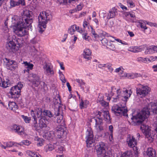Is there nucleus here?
Masks as SVG:
<instances>
[{
	"mask_svg": "<svg viewBox=\"0 0 157 157\" xmlns=\"http://www.w3.org/2000/svg\"><path fill=\"white\" fill-rule=\"evenodd\" d=\"M23 14L27 17L15 16L12 22L14 25V33L19 36H23L28 35V30H32L31 24L33 22V12L30 10H23Z\"/></svg>",
	"mask_w": 157,
	"mask_h": 157,
	"instance_id": "obj_1",
	"label": "nucleus"
},
{
	"mask_svg": "<svg viewBox=\"0 0 157 157\" xmlns=\"http://www.w3.org/2000/svg\"><path fill=\"white\" fill-rule=\"evenodd\" d=\"M151 110L154 113L157 115V108L155 103H150L148 106L144 107L140 112L135 111L132 113L131 119L136 125L140 124L145 119L149 117Z\"/></svg>",
	"mask_w": 157,
	"mask_h": 157,
	"instance_id": "obj_2",
	"label": "nucleus"
},
{
	"mask_svg": "<svg viewBox=\"0 0 157 157\" xmlns=\"http://www.w3.org/2000/svg\"><path fill=\"white\" fill-rule=\"evenodd\" d=\"M52 16L50 10H45L41 12L38 16V27L40 28L39 31L42 33L44 30L42 28L45 29L48 21L52 20Z\"/></svg>",
	"mask_w": 157,
	"mask_h": 157,
	"instance_id": "obj_3",
	"label": "nucleus"
},
{
	"mask_svg": "<svg viewBox=\"0 0 157 157\" xmlns=\"http://www.w3.org/2000/svg\"><path fill=\"white\" fill-rule=\"evenodd\" d=\"M95 149L98 157H112V152L106 148L105 143L99 142L95 147Z\"/></svg>",
	"mask_w": 157,
	"mask_h": 157,
	"instance_id": "obj_4",
	"label": "nucleus"
},
{
	"mask_svg": "<svg viewBox=\"0 0 157 157\" xmlns=\"http://www.w3.org/2000/svg\"><path fill=\"white\" fill-rule=\"evenodd\" d=\"M12 38V40H10V39H9V37H8V40L6 44V47L10 52H13L18 49L16 46L17 43H18V44H18V41L15 36H13Z\"/></svg>",
	"mask_w": 157,
	"mask_h": 157,
	"instance_id": "obj_5",
	"label": "nucleus"
},
{
	"mask_svg": "<svg viewBox=\"0 0 157 157\" xmlns=\"http://www.w3.org/2000/svg\"><path fill=\"white\" fill-rule=\"evenodd\" d=\"M117 94L116 98H113V101H116L117 100V99L121 98L123 101L124 102H126L127 101L128 99L129 98L132 93V91L131 90H130L129 91L126 89L125 90H123L122 91V93L125 95L124 96H122L121 95V94L122 93L121 90L120 89H117Z\"/></svg>",
	"mask_w": 157,
	"mask_h": 157,
	"instance_id": "obj_6",
	"label": "nucleus"
},
{
	"mask_svg": "<svg viewBox=\"0 0 157 157\" xmlns=\"http://www.w3.org/2000/svg\"><path fill=\"white\" fill-rule=\"evenodd\" d=\"M66 127L65 124H59L56 128L55 133L59 139H65L67 134Z\"/></svg>",
	"mask_w": 157,
	"mask_h": 157,
	"instance_id": "obj_7",
	"label": "nucleus"
},
{
	"mask_svg": "<svg viewBox=\"0 0 157 157\" xmlns=\"http://www.w3.org/2000/svg\"><path fill=\"white\" fill-rule=\"evenodd\" d=\"M86 143L87 147H90L94 145V138L93 131L91 128H89L86 132Z\"/></svg>",
	"mask_w": 157,
	"mask_h": 157,
	"instance_id": "obj_8",
	"label": "nucleus"
},
{
	"mask_svg": "<svg viewBox=\"0 0 157 157\" xmlns=\"http://www.w3.org/2000/svg\"><path fill=\"white\" fill-rule=\"evenodd\" d=\"M111 110L112 112L117 116H128V111L125 107H121L118 105H115L113 106Z\"/></svg>",
	"mask_w": 157,
	"mask_h": 157,
	"instance_id": "obj_9",
	"label": "nucleus"
},
{
	"mask_svg": "<svg viewBox=\"0 0 157 157\" xmlns=\"http://www.w3.org/2000/svg\"><path fill=\"white\" fill-rule=\"evenodd\" d=\"M142 122V123L140 124H141L140 126V129L144 131V132L145 136L146 138L147 139V140L150 142H152L153 141V138L152 136L151 135V130L148 128V126L147 125H146L144 124H143ZM135 124L136 125L135 122H134ZM140 125V124H138Z\"/></svg>",
	"mask_w": 157,
	"mask_h": 157,
	"instance_id": "obj_10",
	"label": "nucleus"
},
{
	"mask_svg": "<svg viewBox=\"0 0 157 157\" xmlns=\"http://www.w3.org/2000/svg\"><path fill=\"white\" fill-rule=\"evenodd\" d=\"M49 121L44 117L43 118L40 119L39 120V126L36 127L39 128V130L41 129L43 130L48 131L50 129V127L48 126Z\"/></svg>",
	"mask_w": 157,
	"mask_h": 157,
	"instance_id": "obj_11",
	"label": "nucleus"
},
{
	"mask_svg": "<svg viewBox=\"0 0 157 157\" xmlns=\"http://www.w3.org/2000/svg\"><path fill=\"white\" fill-rule=\"evenodd\" d=\"M90 122L95 124V127L97 129L101 131L103 129L102 125V119L98 117H94L92 118L90 120Z\"/></svg>",
	"mask_w": 157,
	"mask_h": 157,
	"instance_id": "obj_12",
	"label": "nucleus"
},
{
	"mask_svg": "<svg viewBox=\"0 0 157 157\" xmlns=\"http://www.w3.org/2000/svg\"><path fill=\"white\" fill-rule=\"evenodd\" d=\"M138 85L140 86V88L136 89V92L137 94L141 95V97H145L150 92V89L147 86H144L139 84Z\"/></svg>",
	"mask_w": 157,
	"mask_h": 157,
	"instance_id": "obj_13",
	"label": "nucleus"
},
{
	"mask_svg": "<svg viewBox=\"0 0 157 157\" xmlns=\"http://www.w3.org/2000/svg\"><path fill=\"white\" fill-rule=\"evenodd\" d=\"M20 93L21 91L19 88H18L15 86L12 87L10 91V93L12 96V98H14L16 101H17L20 95Z\"/></svg>",
	"mask_w": 157,
	"mask_h": 157,
	"instance_id": "obj_14",
	"label": "nucleus"
},
{
	"mask_svg": "<svg viewBox=\"0 0 157 157\" xmlns=\"http://www.w3.org/2000/svg\"><path fill=\"white\" fill-rule=\"evenodd\" d=\"M146 45L144 54L146 55H149L152 54L157 52V46H148L146 44H144Z\"/></svg>",
	"mask_w": 157,
	"mask_h": 157,
	"instance_id": "obj_15",
	"label": "nucleus"
},
{
	"mask_svg": "<svg viewBox=\"0 0 157 157\" xmlns=\"http://www.w3.org/2000/svg\"><path fill=\"white\" fill-rule=\"evenodd\" d=\"M127 143L129 147H134L137 144L136 140L133 136L128 135L127 139Z\"/></svg>",
	"mask_w": 157,
	"mask_h": 157,
	"instance_id": "obj_16",
	"label": "nucleus"
},
{
	"mask_svg": "<svg viewBox=\"0 0 157 157\" xmlns=\"http://www.w3.org/2000/svg\"><path fill=\"white\" fill-rule=\"evenodd\" d=\"M45 74L48 76L52 75L54 74V71L50 67V66L46 63L43 66Z\"/></svg>",
	"mask_w": 157,
	"mask_h": 157,
	"instance_id": "obj_17",
	"label": "nucleus"
},
{
	"mask_svg": "<svg viewBox=\"0 0 157 157\" xmlns=\"http://www.w3.org/2000/svg\"><path fill=\"white\" fill-rule=\"evenodd\" d=\"M32 76L33 79L32 81V84L36 87H37L40 84V78L36 74H33Z\"/></svg>",
	"mask_w": 157,
	"mask_h": 157,
	"instance_id": "obj_18",
	"label": "nucleus"
},
{
	"mask_svg": "<svg viewBox=\"0 0 157 157\" xmlns=\"http://www.w3.org/2000/svg\"><path fill=\"white\" fill-rule=\"evenodd\" d=\"M10 85L9 80H5L4 79H2V78L0 77V86L4 88H6L9 87Z\"/></svg>",
	"mask_w": 157,
	"mask_h": 157,
	"instance_id": "obj_19",
	"label": "nucleus"
},
{
	"mask_svg": "<svg viewBox=\"0 0 157 157\" xmlns=\"http://www.w3.org/2000/svg\"><path fill=\"white\" fill-rule=\"evenodd\" d=\"M91 54V52L89 49L86 48L83 51V58L86 59L87 60H90L91 59L90 56Z\"/></svg>",
	"mask_w": 157,
	"mask_h": 157,
	"instance_id": "obj_20",
	"label": "nucleus"
},
{
	"mask_svg": "<svg viewBox=\"0 0 157 157\" xmlns=\"http://www.w3.org/2000/svg\"><path fill=\"white\" fill-rule=\"evenodd\" d=\"M30 113L31 116L33 119V126L34 128V129L36 130L37 131L39 128L36 127L37 120L36 116L35 115L34 112L33 110H31V111Z\"/></svg>",
	"mask_w": 157,
	"mask_h": 157,
	"instance_id": "obj_21",
	"label": "nucleus"
},
{
	"mask_svg": "<svg viewBox=\"0 0 157 157\" xmlns=\"http://www.w3.org/2000/svg\"><path fill=\"white\" fill-rule=\"evenodd\" d=\"M125 76L129 78H134L138 77L141 76L140 74L138 73H125L124 74Z\"/></svg>",
	"mask_w": 157,
	"mask_h": 157,
	"instance_id": "obj_22",
	"label": "nucleus"
},
{
	"mask_svg": "<svg viewBox=\"0 0 157 157\" xmlns=\"http://www.w3.org/2000/svg\"><path fill=\"white\" fill-rule=\"evenodd\" d=\"M98 114L99 115V116H102L103 117L104 116H105V115H106L107 116V118H106L107 120H109V121L111 120L109 112L107 111H106L104 110H101L100 112H98Z\"/></svg>",
	"mask_w": 157,
	"mask_h": 157,
	"instance_id": "obj_23",
	"label": "nucleus"
},
{
	"mask_svg": "<svg viewBox=\"0 0 157 157\" xmlns=\"http://www.w3.org/2000/svg\"><path fill=\"white\" fill-rule=\"evenodd\" d=\"M53 102L55 105H56L58 107H60L61 101L60 97L59 95H57L53 99Z\"/></svg>",
	"mask_w": 157,
	"mask_h": 157,
	"instance_id": "obj_24",
	"label": "nucleus"
},
{
	"mask_svg": "<svg viewBox=\"0 0 157 157\" xmlns=\"http://www.w3.org/2000/svg\"><path fill=\"white\" fill-rule=\"evenodd\" d=\"M147 155L149 157H155V151L151 148H148L147 151Z\"/></svg>",
	"mask_w": 157,
	"mask_h": 157,
	"instance_id": "obj_25",
	"label": "nucleus"
},
{
	"mask_svg": "<svg viewBox=\"0 0 157 157\" xmlns=\"http://www.w3.org/2000/svg\"><path fill=\"white\" fill-rule=\"evenodd\" d=\"M23 63L25 64V67L27 68L26 69L24 70L25 73V71L29 72V70H32L33 69V64L28 63L27 61L24 62Z\"/></svg>",
	"mask_w": 157,
	"mask_h": 157,
	"instance_id": "obj_26",
	"label": "nucleus"
},
{
	"mask_svg": "<svg viewBox=\"0 0 157 157\" xmlns=\"http://www.w3.org/2000/svg\"><path fill=\"white\" fill-rule=\"evenodd\" d=\"M146 45H143L139 47H135L133 48V51L134 52H141L145 49Z\"/></svg>",
	"mask_w": 157,
	"mask_h": 157,
	"instance_id": "obj_27",
	"label": "nucleus"
},
{
	"mask_svg": "<svg viewBox=\"0 0 157 157\" xmlns=\"http://www.w3.org/2000/svg\"><path fill=\"white\" fill-rule=\"evenodd\" d=\"M26 155L31 157H41V156L38 153H34L29 150L26 151Z\"/></svg>",
	"mask_w": 157,
	"mask_h": 157,
	"instance_id": "obj_28",
	"label": "nucleus"
},
{
	"mask_svg": "<svg viewBox=\"0 0 157 157\" xmlns=\"http://www.w3.org/2000/svg\"><path fill=\"white\" fill-rule=\"evenodd\" d=\"M35 113H36V118H38L41 119L43 118V117L42 116L43 111H42V109L41 108H37L35 111Z\"/></svg>",
	"mask_w": 157,
	"mask_h": 157,
	"instance_id": "obj_29",
	"label": "nucleus"
},
{
	"mask_svg": "<svg viewBox=\"0 0 157 157\" xmlns=\"http://www.w3.org/2000/svg\"><path fill=\"white\" fill-rule=\"evenodd\" d=\"M4 61L5 62H6V68L7 69V67L9 68L11 65H12L14 63L16 62L15 61L13 60H10L7 58H5Z\"/></svg>",
	"mask_w": 157,
	"mask_h": 157,
	"instance_id": "obj_30",
	"label": "nucleus"
},
{
	"mask_svg": "<svg viewBox=\"0 0 157 157\" xmlns=\"http://www.w3.org/2000/svg\"><path fill=\"white\" fill-rule=\"evenodd\" d=\"M55 118H57L56 122L57 123H61V124H65L64 120H63V116L62 114L56 117H54Z\"/></svg>",
	"mask_w": 157,
	"mask_h": 157,
	"instance_id": "obj_31",
	"label": "nucleus"
},
{
	"mask_svg": "<svg viewBox=\"0 0 157 157\" xmlns=\"http://www.w3.org/2000/svg\"><path fill=\"white\" fill-rule=\"evenodd\" d=\"M43 114L44 116H48L49 117H51L54 116L53 113L48 110H44L43 111Z\"/></svg>",
	"mask_w": 157,
	"mask_h": 157,
	"instance_id": "obj_32",
	"label": "nucleus"
},
{
	"mask_svg": "<svg viewBox=\"0 0 157 157\" xmlns=\"http://www.w3.org/2000/svg\"><path fill=\"white\" fill-rule=\"evenodd\" d=\"M55 148L54 146L52 144H48L44 147V150L46 152L51 151Z\"/></svg>",
	"mask_w": 157,
	"mask_h": 157,
	"instance_id": "obj_33",
	"label": "nucleus"
},
{
	"mask_svg": "<svg viewBox=\"0 0 157 157\" xmlns=\"http://www.w3.org/2000/svg\"><path fill=\"white\" fill-rule=\"evenodd\" d=\"M8 106L10 109L14 110L15 109H17L18 106L14 102H10L8 103Z\"/></svg>",
	"mask_w": 157,
	"mask_h": 157,
	"instance_id": "obj_34",
	"label": "nucleus"
},
{
	"mask_svg": "<svg viewBox=\"0 0 157 157\" xmlns=\"http://www.w3.org/2000/svg\"><path fill=\"white\" fill-rule=\"evenodd\" d=\"M116 12H117L114 10H109L108 13L107 18L108 19L113 18L115 16Z\"/></svg>",
	"mask_w": 157,
	"mask_h": 157,
	"instance_id": "obj_35",
	"label": "nucleus"
},
{
	"mask_svg": "<svg viewBox=\"0 0 157 157\" xmlns=\"http://www.w3.org/2000/svg\"><path fill=\"white\" fill-rule=\"evenodd\" d=\"M132 153L130 151H127L122 154L120 157H132Z\"/></svg>",
	"mask_w": 157,
	"mask_h": 157,
	"instance_id": "obj_36",
	"label": "nucleus"
},
{
	"mask_svg": "<svg viewBox=\"0 0 157 157\" xmlns=\"http://www.w3.org/2000/svg\"><path fill=\"white\" fill-rule=\"evenodd\" d=\"M36 140H37V144L38 146H41L43 144L44 140L42 138H36Z\"/></svg>",
	"mask_w": 157,
	"mask_h": 157,
	"instance_id": "obj_37",
	"label": "nucleus"
},
{
	"mask_svg": "<svg viewBox=\"0 0 157 157\" xmlns=\"http://www.w3.org/2000/svg\"><path fill=\"white\" fill-rule=\"evenodd\" d=\"M24 129L21 126H18V128L16 132L18 133L19 135H21L24 134Z\"/></svg>",
	"mask_w": 157,
	"mask_h": 157,
	"instance_id": "obj_38",
	"label": "nucleus"
},
{
	"mask_svg": "<svg viewBox=\"0 0 157 157\" xmlns=\"http://www.w3.org/2000/svg\"><path fill=\"white\" fill-rule=\"evenodd\" d=\"M70 31V33L72 35L74 33L75 31L77 30V27L75 25H72L70 29H69Z\"/></svg>",
	"mask_w": 157,
	"mask_h": 157,
	"instance_id": "obj_39",
	"label": "nucleus"
},
{
	"mask_svg": "<svg viewBox=\"0 0 157 157\" xmlns=\"http://www.w3.org/2000/svg\"><path fill=\"white\" fill-rule=\"evenodd\" d=\"M31 142L28 140H23L19 143V145L22 146L23 145L28 146L31 144Z\"/></svg>",
	"mask_w": 157,
	"mask_h": 157,
	"instance_id": "obj_40",
	"label": "nucleus"
},
{
	"mask_svg": "<svg viewBox=\"0 0 157 157\" xmlns=\"http://www.w3.org/2000/svg\"><path fill=\"white\" fill-rule=\"evenodd\" d=\"M8 68L7 67V69L10 70L11 71H14L17 67V62L14 63L12 65Z\"/></svg>",
	"mask_w": 157,
	"mask_h": 157,
	"instance_id": "obj_41",
	"label": "nucleus"
},
{
	"mask_svg": "<svg viewBox=\"0 0 157 157\" xmlns=\"http://www.w3.org/2000/svg\"><path fill=\"white\" fill-rule=\"evenodd\" d=\"M107 47L112 51H115L116 48L114 45L110 42L107 43Z\"/></svg>",
	"mask_w": 157,
	"mask_h": 157,
	"instance_id": "obj_42",
	"label": "nucleus"
},
{
	"mask_svg": "<svg viewBox=\"0 0 157 157\" xmlns=\"http://www.w3.org/2000/svg\"><path fill=\"white\" fill-rule=\"evenodd\" d=\"M60 107H57L54 109V113H53L54 114V115H56L55 117L57 116L60 115L61 113H60L59 109Z\"/></svg>",
	"mask_w": 157,
	"mask_h": 157,
	"instance_id": "obj_43",
	"label": "nucleus"
},
{
	"mask_svg": "<svg viewBox=\"0 0 157 157\" xmlns=\"http://www.w3.org/2000/svg\"><path fill=\"white\" fill-rule=\"evenodd\" d=\"M106 67L107 68L109 72L112 73L113 71V69L112 67V64L111 63H107Z\"/></svg>",
	"mask_w": 157,
	"mask_h": 157,
	"instance_id": "obj_44",
	"label": "nucleus"
},
{
	"mask_svg": "<svg viewBox=\"0 0 157 157\" xmlns=\"http://www.w3.org/2000/svg\"><path fill=\"white\" fill-rule=\"evenodd\" d=\"M21 117L26 123H29L30 121L31 118L30 117H28L25 116L24 115H22Z\"/></svg>",
	"mask_w": 157,
	"mask_h": 157,
	"instance_id": "obj_45",
	"label": "nucleus"
},
{
	"mask_svg": "<svg viewBox=\"0 0 157 157\" xmlns=\"http://www.w3.org/2000/svg\"><path fill=\"white\" fill-rule=\"evenodd\" d=\"M139 23L140 24V27L144 29H147L146 25V23L144 21L142 20L139 21Z\"/></svg>",
	"mask_w": 157,
	"mask_h": 157,
	"instance_id": "obj_46",
	"label": "nucleus"
},
{
	"mask_svg": "<svg viewBox=\"0 0 157 157\" xmlns=\"http://www.w3.org/2000/svg\"><path fill=\"white\" fill-rule=\"evenodd\" d=\"M14 142H8L6 143H4V144L5 145H6L7 147H11L13 146Z\"/></svg>",
	"mask_w": 157,
	"mask_h": 157,
	"instance_id": "obj_47",
	"label": "nucleus"
},
{
	"mask_svg": "<svg viewBox=\"0 0 157 157\" xmlns=\"http://www.w3.org/2000/svg\"><path fill=\"white\" fill-rule=\"evenodd\" d=\"M10 4L11 6L14 7L15 6H18V2H15L14 0H12L10 1Z\"/></svg>",
	"mask_w": 157,
	"mask_h": 157,
	"instance_id": "obj_48",
	"label": "nucleus"
},
{
	"mask_svg": "<svg viewBox=\"0 0 157 157\" xmlns=\"http://www.w3.org/2000/svg\"><path fill=\"white\" fill-rule=\"evenodd\" d=\"M55 148L58 149L57 151L59 153H61L63 151V147L61 146L57 145L56 147Z\"/></svg>",
	"mask_w": 157,
	"mask_h": 157,
	"instance_id": "obj_49",
	"label": "nucleus"
},
{
	"mask_svg": "<svg viewBox=\"0 0 157 157\" xmlns=\"http://www.w3.org/2000/svg\"><path fill=\"white\" fill-rule=\"evenodd\" d=\"M18 127V126L17 125V124H14L12 126L11 129L12 131H14L15 132H16L17 131Z\"/></svg>",
	"mask_w": 157,
	"mask_h": 157,
	"instance_id": "obj_50",
	"label": "nucleus"
},
{
	"mask_svg": "<svg viewBox=\"0 0 157 157\" xmlns=\"http://www.w3.org/2000/svg\"><path fill=\"white\" fill-rule=\"evenodd\" d=\"M146 24L151 26H154L157 27V24L155 23H152L151 22H147V21H145Z\"/></svg>",
	"mask_w": 157,
	"mask_h": 157,
	"instance_id": "obj_51",
	"label": "nucleus"
},
{
	"mask_svg": "<svg viewBox=\"0 0 157 157\" xmlns=\"http://www.w3.org/2000/svg\"><path fill=\"white\" fill-rule=\"evenodd\" d=\"M79 105L81 109H82L84 107H86V104H85V102L82 100V99H81V101Z\"/></svg>",
	"mask_w": 157,
	"mask_h": 157,
	"instance_id": "obj_52",
	"label": "nucleus"
},
{
	"mask_svg": "<svg viewBox=\"0 0 157 157\" xmlns=\"http://www.w3.org/2000/svg\"><path fill=\"white\" fill-rule=\"evenodd\" d=\"M100 103L102 106H104V107L107 106H108L109 105V103L108 102H105V101L104 100L100 102Z\"/></svg>",
	"mask_w": 157,
	"mask_h": 157,
	"instance_id": "obj_53",
	"label": "nucleus"
},
{
	"mask_svg": "<svg viewBox=\"0 0 157 157\" xmlns=\"http://www.w3.org/2000/svg\"><path fill=\"white\" fill-rule=\"evenodd\" d=\"M59 76L62 82L63 83H65L66 81L64 75L63 74L61 75H60Z\"/></svg>",
	"mask_w": 157,
	"mask_h": 157,
	"instance_id": "obj_54",
	"label": "nucleus"
},
{
	"mask_svg": "<svg viewBox=\"0 0 157 157\" xmlns=\"http://www.w3.org/2000/svg\"><path fill=\"white\" fill-rule=\"evenodd\" d=\"M150 62H152L155 61L157 59V56H151L150 57Z\"/></svg>",
	"mask_w": 157,
	"mask_h": 157,
	"instance_id": "obj_55",
	"label": "nucleus"
},
{
	"mask_svg": "<svg viewBox=\"0 0 157 157\" xmlns=\"http://www.w3.org/2000/svg\"><path fill=\"white\" fill-rule=\"evenodd\" d=\"M15 86L18 88H19V90H21V89L23 87V85L21 82H19L17 85Z\"/></svg>",
	"mask_w": 157,
	"mask_h": 157,
	"instance_id": "obj_56",
	"label": "nucleus"
},
{
	"mask_svg": "<svg viewBox=\"0 0 157 157\" xmlns=\"http://www.w3.org/2000/svg\"><path fill=\"white\" fill-rule=\"evenodd\" d=\"M115 40H116L118 42H120V43H121V44H123L126 45H128L127 43L126 42H124V41L122 42V41L121 40H120L119 39H115Z\"/></svg>",
	"mask_w": 157,
	"mask_h": 157,
	"instance_id": "obj_57",
	"label": "nucleus"
},
{
	"mask_svg": "<svg viewBox=\"0 0 157 157\" xmlns=\"http://www.w3.org/2000/svg\"><path fill=\"white\" fill-rule=\"evenodd\" d=\"M103 100V97L101 95H99L97 100V102H100Z\"/></svg>",
	"mask_w": 157,
	"mask_h": 157,
	"instance_id": "obj_58",
	"label": "nucleus"
},
{
	"mask_svg": "<svg viewBox=\"0 0 157 157\" xmlns=\"http://www.w3.org/2000/svg\"><path fill=\"white\" fill-rule=\"evenodd\" d=\"M25 0H19L18 1V5L20 4H21L22 6H25Z\"/></svg>",
	"mask_w": 157,
	"mask_h": 157,
	"instance_id": "obj_59",
	"label": "nucleus"
},
{
	"mask_svg": "<svg viewBox=\"0 0 157 157\" xmlns=\"http://www.w3.org/2000/svg\"><path fill=\"white\" fill-rule=\"evenodd\" d=\"M135 148H133V150L134 151V154L135 155V156H137L139 154L138 151V149L137 147H134Z\"/></svg>",
	"mask_w": 157,
	"mask_h": 157,
	"instance_id": "obj_60",
	"label": "nucleus"
},
{
	"mask_svg": "<svg viewBox=\"0 0 157 157\" xmlns=\"http://www.w3.org/2000/svg\"><path fill=\"white\" fill-rule=\"evenodd\" d=\"M87 33H83L82 34L83 38L84 39L86 40H88V38L89 37V36H87Z\"/></svg>",
	"mask_w": 157,
	"mask_h": 157,
	"instance_id": "obj_61",
	"label": "nucleus"
},
{
	"mask_svg": "<svg viewBox=\"0 0 157 157\" xmlns=\"http://www.w3.org/2000/svg\"><path fill=\"white\" fill-rule=\"evenodd\" d=\"M111 91L110 93L109 94V96H113V91L114 90H116V88H115V87L113 86H112L111 87Z\"/></svg>",
	"mask_w": 157,
	"mask_h": 157,
	"instance_id": "obj_62",
	"label": "nucleus"
},
{
	"mask_svg": "<svg viewBox=\"0 0 157 157\" xmlns=\"http://www.w3.org/2000/svg\"><path fill=\"white\" fill-rule=\"evenodd\" d=\"M144 58H143L142 57H139L137 59V61L139 62L141 61L143 62L144 61Z\"/></svg>",
	"mask_w": 157,
	"mask_h": 157,
	"instance_id": "obj_63",
	"label": "nucleus"
},
{
	"mask_svg": "<svg viewBox=\"0 0 157 157\" xmlns=\"http://www.w3.org/2000/svg\"><path fill=\"white\" fill-rule=\"evenodd\" d=\"M106 33L105 32L102 31L101 33L99 35V37H104L106 36Z\"/></svg>",
	"mask_w": 157,
	"mask_h": 157,
	"instance_id": "obj_64",
	"label": "nucleus"
}]
</instances>
